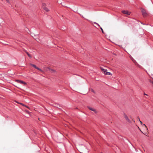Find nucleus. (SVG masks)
I'll list each match as a JSON object with an SVG mask.
<instances>
[{"label": "nucleus", "mask_w": 153, "mask_h": 153, "mask_svg": "<svg viewBox=\"0 0 153 153\" xmlns=\"http://www.w3.org/2000/svg\"><path fill=\"white\" fill-rule=\"evenodd\" d=\"M140 9L142 15L143 16V17H146L148 15L147 12L146 10L142 7H141Z\"/></svg>", "instance_id": "nucleus-1"}, {"label": "nucleus", "mask_w": 153, "mask_h": 153, "mask_svg": "<svg viewBox=\"0 0 153 153\" xmlns=\"http://www.w3.org/2000/svg\"><path fill=\"white\" fill-rule=\"evenodd\" d=\"M100 68L102 72L105 75H112V74L109 72H108L107 70L106 69L103 68L102 67H100Z\"/></svg>", "instance_id": "nucleus-2"}, {"label": "nucleus", "mask_w": 153, "mask_h": 153, "mask_svg": "<svg viewBox=\"0 0 153 153\" xmlns=\"http://www.w3.org/2000/svg\"><path fill=\"white\" fill-rule=\"evenodd\" d=\"M122 12L124 14H126L127 15H129L131 14V12L127 10H123Z\"/></svg>", "instance_id": "nucleus-3"}, {"label": "nucleus", "mask_w": 153, "mask_h": 153, "mask_svg": "<svg viewBox=\"0 0 153 153\" xmlns=\"http://www.w3.org/2000/svg\"><path fill=\"white\" fill-rule=\"evenodd\" d=\"M87 107L89 110L94 111L95 113H97V111L95 109L88 106Z\"/></svg>", "instance_id": "nucleus-4"}, {"label": "nucleus", "mask_w": 153, "mask_h": 153, "mask_svg": "<svg viewBox=\"0 0 153 153\" xmlns=\"http://www.w3.org/2000/svg\"><path fill=\"white\" fill-rule=\"evenodd\" d=\"M16 82L18 83H20V84H24L25 85H26V83L23 81L19 80H16Z\"/></svg>", "instance_id": "nucleus-5"}, {"label": "nucleus", "mask_w": 153, "mask_h": 153, "mask_svg": "<svg viewBox=\"0 0 153 153\" xmlns=\"http://www.w3.org/2000/svg\"><path fill=\"white\" fill-rule=\"evenodd\" d=\"M124 117L125 119H126V120L128 121V122L131 123V121L129 120V119L128 118V117L126 115H124Z\"/></svg>", "instance_id": "nucleus-6"}, {"label": "nucleus", "mask_w": 153, "mask_h": 153, "mask_svg": "<svg viewBox=\"0 0 153 153\" xmlns=\"http://www.w3.org/2000/svg\"><path fill=\"white\" fill-rule=\"evenodd\" d=\"M25 52L27 53L28 56L30 58H32L31 56L25 50H24Z\"/></svg>", "instance_id": "nucleus-7"}, {"label": "nucleus", "mask_w": 153, "mask_h": 153, "mask_svg": "<svg viewBox=\"0 0 153 153\" xmlns=\"http://www.w3.org/2000/svg\"><path fill=\"white\" fill-rule=\"evenodd\" d=\"M47 69H49V71L50 72H51L52 73V72H55L54 70L51 69H50V68H47Z\"/></svg>", "instance_id": "nucleus-8"}, {"label": "nucleus", "mask_w": 153, "mask_h": 153, "mask_svg": "<svg viewBox=\"0 0 153 153\" xmlns=\"http://www.w3.org/2000/svg\"><path fill=\"white\" fill-rule=\"evenodd\" d=\"M131 59L135 64H137V62L132 57L131 58Z\"/></svg>", "instance_id": "nucleus-9"}, {"label": "nucleus", "mask_w": 153, "mask_h": 153, "mask_svg": "<svg viewBox=\"0 0 153 153\" xmlns=\"http://www.w3.org/2000/svg\"><path fill=\"white\" fill-rule=\"evenodd\" d=\"M142 125H143V126H144L145 127V128L146 129V131H147L148 133V129L147 127L146 126V125L145 124H143Z\"/></svg>", "instance_id": "nucleus-10"}, {"label": "nucleus", "mask_w": 153, "mask_h": 153, "mask_svg": "<svg viewBox=\"0 0 153 153\" xmlns=\"http://www.w3.org/2000/svg\"><path fill=\"white\" fill-rule=\"evenodd\" d=\"M30 65H31V66H33V67L34 68H35L36 69V68L37 67H36V65H34V64H30Z\"/></svg>", "instance_id": "nucleus-11"}, {"label": "nucleus", "mask_w": 153, "mask_h": 153, "mask_svg": "<svg viewBox=\"0 0 153 153\" xmlns=\"http://www.w3.org/2000/svg\"><path fill=\"white\" fill-rule=\"evenodd\" d=\"M36 69L41 71L42 73H43L44 72V71H43L41 69L39 68L38 67L36 68Z\"/></svg>", "instance_id": "nucleus-12"}, {"label": "nucleus", "mask_w": 153, "mask_h": 153, "mask_svg": "<svg viewBox=\"0 0 153 153\" xmlns=\"http://www.w3.org/2000/svg\"><path fill=\"white\" fill-rule=\"evenodd\" d=\"M46 6V5L45 3H43L42 5V7L43 8H43H44Z\"/></svg>", "instance_id": "nucleus-13"}, {"label": "nucleus", "mask_w": 153, "mask_h": 153, "mask_svg": "<svg viewBox=\"0 0 153 153\" xmlns=\"http://www.w3.org/2000/svg\"><path fill=\"white\" fill-rule=\"evenodd\" d=\"M43 9L47 12H48L49 11V10L46 7L45 8H43Z\"/></svg>", "instance_id": "nucleus-14"}, {"label": "nucleus", "mask_w": 153, "mask_h": 153, "mask_svg": "<svg viewBox=\"0 0 153 153\" xmlns=\"http://www.w3.org/2000/svg\"><path fill=\"white\" fill-rule=\"evenodd\" d=\"M47 68H44L45 71H49V69H47Z\"/></svg>", "instance_id": "nucleus-15"}, {"label": "nucleus", "mask_w": 153, "mask_h": 153, "mask_svg": "<svg viewBox=\"0 0 153 153\" xmlns=\"http://www.w3.org/2000/svg\"><path fill=\"white\" fill-rule=\"evenodd\" d=\"M100 29L102 31V32L103 33H104V31H103V30L102 29V27H100Z\"/></svg>", "instance_id": "nucleus-16"}, {"label": "nucleus", "mask_w": 153, "mask_h": 153, "mask_svg": "<svg viewBox=\"0 0 153 153\" xmlns=\"http://www.w3.org/2000/svg\"><path fill=\"white\" fill-rule=\"evenodd\" d=\"M139 121L140 122V123L141 124V125H142V122L141 121H140V120H139Z\"/></svg>", "instance_id": "nucleus-17"}, {"label": "nucleus", "mask_w": 153, "mask_h": 153, "mask_svg": "<svg viewBox=\"0 0 153 153\" xmlns=\"http://www.w3.org/2000/svg\"><path fill=\"white\" fill-rule=\"evenodd\" d=\"M137 119L139 121V120H140L139 117L138 116L137 117Z\"/></svg>", "instance_id": "nucleus-18"}, {"label": "nucleus", "mask_w": 153, "mask_h": 153, "mask_svg": "<svg viewBox=\"0 0 153 153\" xmlns=\"http://www.w3.org/2000/svg\"><path fill=\"white\" fill-rule=\"evenodd\" d=\"M132 120H133V122H135V120H134V119H133Z\"/></svg>", "instance_id": "nucleus-19"}, {"label": "nucleus", "mask_w": 153, "mask_h": 153, "mask_svg": "<svg viewBox=\"0 0 153 153\" xmlns=\"http://www.w3.org/2000/svg\"><path fill=\"white\" fill-rule=\"evenodd\" d=\"M21 105H23V106H25V105L22 103H20Z\"/></svg>", "instance_id": "nucleus-20"}, {"label": "nucleus", "mask_w": 153, "mask_h": 153, "mask_svg": "<svg viewBox=\"0 0 153 153\" xmlns=\"http://www.w3.org/2000/svg\"><path fill=\"white\" fill-rule=\"evenodd\" d=\"M92 91L93 92H94V91L93 89L92 90Z\"/></svg>", "instance_id": "nucleus-21"}, {"label": "nucleus", "mask_w": 153, "mask_h": 153, "mask_svg": "<svg viewBox=\"0 0 153 153\" xmlns=\"http://www.w3.org/2000/svg\"><path fill=\"white\" fill-rule=\"evenodd\" d=\"M144 95H148L147 94H146L145 93L144 94Z\"/></svg>", "instance_id": "nucleus-22"}, {"label": "nucleus", "mask_w": 153, "mask_h": 153, "mask_svg": "<svg viewBox=\"0 0 153 153\" xmlns=\"http://www.w3.org/2000/svg\"><path fill=\"white\" fill-rule=\"evenodd\" d=\"M25 106L26 107H27V106H25V105L24 106Z\"/></svg>", "instance_id": "nucleus-23"}, {"label": "nucleus", "mask_w": 153, "mask_h": 153, "mask_svg": "<svg viewBox=\"0 0 153 153\" xmlns=\"http://www.w3.org/2000/svg\"><path fill=\"white\" fill-rule=\"evenodd\" d=\"M25 106L26 107H27V106H25V105L24 106Z\"/></svg>", "instance_id": "nucleus-24"}, {"label": "nucleus", "mask_w": 153, "mask_h": 153, "mask_svg": "<svg viewBox=\"0 0 153 153\" xmlns=\"http://www.w3.org/2000/svg\"><path fill=\"white\" fill-rule=\"evenodd\" d=\"M25 106L26 107H27V106H25V105L24 106Z\"/></svg>", "instance_id": "nucleus-25"}, {"label": "nucleus", "mask_w": 153, "mask_h": 153, "mask_svg": "<svg viewBox=\"0 0 153 153\" xmlns=\"http://www.w3.org/2000/svg\"><path fill=\"white\" fill-rule=\"evenodd\" d=\"M138 128H139V129H140L139 127H138Z\"/></svg>", "instance_id": "nucleus-26"}, {"label": "nucleus", "mask_w": 153, "mask_h": 153, "mask_svg": "<svg viewBox=\"0 0 153 153\" xmlns=\"http://www.w3.org/2000/svg\"><path fill=\"white\" fill-rule=\"evenodd\" d=\"M140 129V131H141V130H140V129Z\"/></svg>", "instance_id": "nucleus-27"}, {"label": "nucleus", "mask_w": 153, "mask_h": 153, "mask_svg": "<svg viewBox=\"0 0 153 153\" xmlns=\"http://www.w3.org/2000/svg\"><path fill=\"white\" fill-rule=\"evenodd\" d=\"M140 129V131H141V130H140V129Z\"/></svg>", "instance_id": "nucleus-28"}]
</instances>
